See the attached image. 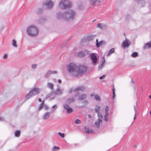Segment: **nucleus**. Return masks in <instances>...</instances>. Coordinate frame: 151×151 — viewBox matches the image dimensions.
I'll use <instances>...</instances> for the list:
<instances>
[{
  "mask_svg": "<svg viewBox=\"0 0 151 151\" xmlns=\"http://www.w3.org/2000/svg\"><path fill=\"white\" fill-rule=\"evenodd\" d=\"M76 13L72 10H69L65 11L63 13L59 12L56 14V17L58 19L63 18L68 21L73 20L75 17Z\"/></svg>",
  "mask_w": 151,
  "mask_h": 151,
  "instance_id": "nucleus-1",
  "label": "nucleus"
},
{
  "mask_svg": "<svg viewBox=\"0 0 151 151\" xmlns=\"http://www.w3.org/2000/svg\"><path fill=\"white\" fill-rule=\"evenodd\" d=\"M72 4L68 0H61L58 3V6L61 9H65L71 8Z\"/></svg>",
  "mask_w": 151,
  "mask_h": 151,
  "instance_id": "nucleus-2",
  "label": "nucleus"
},
{
  "mask_svg": "<svg viewBox=\"0 0 151 151\" xmlns=\"http://www.w3.org/2000/svg\"><path fill=\"white\" fill-rule=\"evenodd\" d=\"M78 67L74 63H70L67 67V70L68 72L71 75L76 76L77 70Z\"/></svg>",
  "mask_w": 151,
  "mask_h": 151,
  "instance_id": "nucleus-3",
  "label": "nucleus"
},
{
  "mask_svg": "<svg viewBox=\"0 0 151 151\" xmlns=\"http://www.w3.org/2000/svg\"><path fill=\"white\" fill-rule=\"evenodd\" d=\"M27 32L28 35L31 36H34L37 35L38 33V29L34 26H30L27 29Z\"/></svg>",
  "mask_w": 151,
  "mask_h": 151,
  "instance_id": "nucleus-4",
  "label": "nucleus"
},
{
  "mask_svg": "<svg viewBox=\"0 0 151 151\" xmlns=\"http://www.w3.org/2000/svg\"><path fill=\"white\" fill-rule=\"evenodd\" d=\"M40 91V90L39 88L35 87L33 88L29 92L27 95L26 98L27 99H29L30 97L39 93Z\"/></svg>",
  "mask_w": 151,
  "mask_h": 151,
  "instance_id": "nucleus-5",
  "label": "nucleus"
},
{
  "mask_svg": "<svg viewBox=\"0 0 151 151\" xmlns=\"http://www.w3.org/2000/svg\"><path fill=\"white\" fill-rule=\"evenodd\" d=\"M86 70V68L83 66H80L78 67L76 72V77L81 76V74L85 72Z\"/></svg>",
  "mask_w": 151,
  "mask_h": 151,
  "instance_id": "nucleus-6",
  "label": "nucleus"
},
{
  "mask_svg": "<svg viewBox=\"0 0 151 151\" xmlns=\"http://www.w3.org/2000/svg\"><path fill=\"white\" fill-rule=\"evenodd\" d=\"M43 5L45 6L47 9H50L52 8L53 2L51 0H47L43 3Z\"/></svg>",
  "mask_w": 151,
  "mask_h": 151,
  "instance_id": "nucleus-7",
  "label": "nucleus"
},
{
  "mask_svg": "<svg viewBox=\"0 0 151 151\" xmlns=\"http://www.w3.org/2000/svg\"><path fill=\"white\" fill-rule=\"evenodd\" d=\"M131 44V43L130 42L129 40L126 39L125 41H123L122 45V46L124 49H125L126 47H128Z\"/></svg>",
  "mask_w": 151,
  "mask_h": 151,
  "instance_id": "nucleus-8",
  "label": "nucleus"
},
{
  "mask_svg": "<svg viewBox=\"0 0 151 151\" xmlns=\"http://www.w3.org/2000/svg\"><path fill=\"white\" fill-rule=\"evenodd\" d=\"M90 57L92 60V63L95 64L96 63L97 59V58L95 55V53L91 54Z\"/></svg>",
  "mask_w": 151,
  "mask_h": 151,
  "instance_id": "nucleus-9",
  "label": "nucleus"
},
{
  "mask_svg": "<svg viewBox=\"0 0 151 151\" xmlns=\"http://www.w3.org/2000/svg\"><path fill=\"white\" fill-rule=\"evenodd\" d=\"M84 88L83 87L81 86L78 87L74 89L73 90V89L70 88L69 89V93H71L73 92H76L78 91H83L84 90Z\"/></svg>",
  "mask_w": 151,
  "mask_h": 151,
  "instance_id": "nucleus-10",
  "label": "nucleus"
},
{
  "mask_svg": "<svg viewBox=\"0 0 151 151\" xmlns=\"http://www.w3.org/2000/svg\"><path fill=\"white\" fill-rule=\"evenodd\" d=\"M91 4L93 5H99L101 2V0H89Z\"/></svg>",
  "mask_w": 151,
  "mask_h": 151,
  "instance_id": "nucleus-11",
  "label": "nucleus"
},
{
  "mask_svg": "<svg viewBox=\"0 0 151 151\" xmlns=\"http://www.w3.org/2000/svg\"><path fill=\"white\" fill-rule=\"evenodd\" d=\"M51 113V112H47L45 113L42 116L43 119L44 120L48 119L50 117Z\"/></svg>",
  "mask_w": 151,
  "mask_h": 151,
  "instance_id": "nucleus-12",
  "label": "nucleus"
},
{
  "mask_svg": "<svg viewBox=\"0 0 151 151\" xmlns=\"http://www.w3.org/2000/svg\"><path fill=\"white\" fill-rule=\"evenodd\" d=\"M63 89H61L60 88H58L54 92V94L56 95L62 94L63 93Z\"/></svg>",
  "mask_w": 151,
  "mask_h": 151,
  "instance_id": "nucleus-13",
  "label": "nucleus"
},
{
  "mask_svg": "<svg viewBox=\"0 0 151 151\" xmlns=\"http://www.w3.org/2000/svg\"><path fill=\"white\" fill-rule=\"evenodd\" d=\"M96 46L97 47H99L101 45L103 44H105V42L104 41H101L100 42H98V40L97 39L96 40Z\"/></svg>",
  "mask_w": 151,
  "mask_h": 151,
  "instance_id": "nucleus-14",
  "label": "nucleus"
},
{
  "mask_svg": "<svg viewBox=\"0 0 151 151\" xmlns=\"http://www.w3.org/2000/svg\"><path fill=\"white\" fill-rule=\"evenodd\" d=\"M54 86V84L51 83L49 82L47 83V87L48 88L50 89L51 90H53Z\"/></svg>",
  "mask_w": 151,
  "mask_h": 151,
  "instance_id": "nucleus-15",
  "label": "nucleus"
},
{
  "mask_svg": "<svg viewBox=\"0 0 151 151\" xmlns=\"http://www.w3.org/2000/svg\"><path fill=\"white\" fill-rule=\"evenodd\" d=\"M106 27V26L105 25L102 24V23H98L97 26L96 27L97 28H99L101 29H103L105 27Z\"/></svg>",
  "mask_w": 151,
  "mask_h": 151,
  "instance_id": "nucleus-16",
  "label": "nucleus"
},
{
  "mask_svg": "<svg viewBox=\"0 0 151 151\" xmlns=\"http://www.w3.org/2000/svg\"><path fill=\"white\" fill-rule=\"evenodd\" d=\"M87 97V95L86 94H82L78 98L79 100H82L85 99Z\"/></svg>",
  "mask_w": 151,
  "mask_h": 151,
  "instance_id": "nucleus-17",
  "label": "nucleus"
},
{
  "mask_svg": "<svg viewBox=\"0 0 151 151\" xmlns=\"http://www.w3.org/2000/svg\"><path fill=\"white\" fill-rule=\"evenodd\" d=\"M150 47H151V42H150L146 43L143 47V49L149 48Z\"/></svg>",
  "mask_w": 151,
  "mask_h": 151,
  "instance_id": "nucleus-18",
  "label": "nucleus"
},
{
  "mask_svg": "<svg viewBox=\"0 0 151 151\" xmlns=\"http://www.w3.org/2000/svg\"><path fill=\"white\" fill-rule=\"evenodd\" d=\"M115 52V49L113 48L111 49L109 51L107 55L108 56H109L111 54L114 53Z\"/></svg>",
  "mask_w": 151,
  "mask_h": 151,
  "instance_id": "nucleus-19",
  "label": "nucleus"
},
{
  "mask_svg": "<svg viewBox=\"0 0 151 151\" xmlns=\"http://www.w3.org/2000/svg\"><path fill=\"white\" fill-rule=\"evenodd\" d=\"M85 132L88 134L92 132V130H91L90 128L87 127H85Z\"/></svg>",
  "mask_w": 151,
  "mask_h": 151,
  "instance_id": "nucleus-20",
  "label": "nucleus"
},
{
  "mask_svg": "<svg viewBox=\"0 0 151 151\" xmlns=\"http://www.w3.org/2000/svg\"><path fill=\"white\" fill-rule=\"evenodd\" d=\"M101 122L102 120L101 119H98V121L95 122V124L97 127H99L100 123Z\"/></svg>",
  "mask_w": 151,
  "mask_h": 151,
  "instance_id": "nucleus-21",
  "label": "nucleus"
},
{
  "mask_svg": "<svg viewBox=\"0 0 151 151\" xmlns=\"http://www.w3.org/2000/svg\"><path fill=\"white\" fill-rule=\"evenodd\" d=\"M57 108V106L56 104L53 105L52 107V110L51 112L52 113H54Z\"/></svg>",
  "mask_w": 151,
  "mask_h": 151,
  "instance_id": "nucleus-22",
  "label": "nucleus"
},
{
  "mask_svg": "<svg viewBox=\"0 0 151 151\" xmlns=\"http://www.w3.org/2000/svg\"><path fill=\"white\" fill-rule=\"evenodd\" d=\"M135 1L137 2L139 1V4L142 6H143L142 5V4L144 5L145 3V1L143 0H135Z\"/></svg>",
  "mask_w": 151,
  "mask_h": 151,
  "instance_id": "nucleus-23",
  "label": "nucleus"
},
{
  "mask_svg": "<svg viewBox=\"0 0 151 151\" xmlns=\"http://www.w3.org/2000/svg\"><path fill=\"white\" fill-rule=\"evenodd\" d=\"M65 110L67 111V113L70 114L72 113L73 111V110L72 108H70V107L67 108Z\"/></svg>",
  "mask_w": 151,
  "mask_h": 151,
  "instance_id": "nucleus-24",
  "label": "nucleus"
},
{
  "mask_svg": "<svg viewBox=\"0 0 151 151\" xmlns=\"http://www.w3.org/2000/svg\"><path fill=\"white\" fill-rule=\"evenodd\" d=\"M74 101V99L73 98H69L68 99L67 101L69 104L73 102Z\"/></svg>",
  "mask_w": 151,
  "mask_h": 151,
  "instance_id": "nucleus-25",
  "label": "nucleus"
},
{
  "mask_svg": "<svg viewBox=\"0 0 151 151\" xmlns=\"http://www.w3.org/2000/svg\"><path fill=\"white\" fill-rule=\"evenodd\" d=\"M12 45L15 47H17V43L15 40H13L12 41Z\"/></svg>",
  "mask_w": 151,
  "mask_h": 151,
  "instance_id": "nucleus-26",
  "label": "nucleus"
},
{
  "mask_svg": "<svg viewBox=\"0 0 151 151\" xmlns=\"http://www.w3.org/2000/svg\"><path fill=\"white\" fill-rule=\"evenodd\" d=\"M100 108L99 106L97 105L96 106L95 109L96 112L97 113L99 112V111L100 110Z\"/></svg>",
  "mask_w": 151,
  "mask_h": 151,
  "instance_id": "nucleus-27",
  "label": "nucleus"
},
{
  "mask_svg": "<svg viewBox=\"0 0 151 151\" xmlns=\"http://www.w3.org/2000/svg\"><path fill=\"white\" fill-rule=\"evenodd\" d=\"M78 55L80 57H84L85 55V53L83 52H80L78 53Z\"/></svg>",
  "mask_w": 151,
  "mask_h": 151,
  "instance_id": "nucleus-28",
  "label": "nucleus"
},
{
  "mask_svg": "<svg viewBox=\"0 0 151 151\" xmlns=\"http://www.w3.org/2000/svg\"><path fill=\"white\" fill-rule=\"evenodd\" d=\"M50 74H51V72L49 70L45 74L44 77L45 78H47L48 77Z\"/></svg>",
  "mask_w": 151,
  "mask_h": 151,
  "instance_id": "nucleus-29",
  "label": "nucleus"
},
{
  "mask_svg": "<svg viewBox=\"0 0 151 151\" xmlns=\"http://www.w3.org/2000/svg\"><path fill=\"white\" fill-rule=\"evenodd\" d=\"M20 134V131L19 130L16 131L15 133V136L16 137H19Z\"/></svg>",
  "mask_w": 151,
  "mask_h": 151,
  "instance_id": "nucleus-30",
  "label": "nucleus"
},
{
  "mask_svg": "<svg viewBox=\"0 0 151 151\" xmlns=\"http://www.w3.org/2000/svg\"><path fill=\"white\" fill-rule=\"evenodd\" d=\"M138 56V53L137 52H134L131 55V56L133 58H135Z\"/></svg>",
  "mask_w": 151,
  "mask_h": 151,
  "instance_id": "nucleus-31",
  "label": "nucleus"
},
{
  "mask_svg": "<svg viewBox=\"0 0 151 151\" xmlns=\"http://www.w3.org/2000/svg\"><path fill=\"white\" fill-rule=\"evenodd\" d=\"M60 149V148L56 146H55L53 147L52 148V150L53 151H55L56 150H58Z\"/></svg>",
  "mask_w": 151,
  "mask_h": 151,
  "instance_id": "nucleus-32",
  "label": "nucleus"
},
{
  "mask_svg": "<svg viewBox=\"0 0 151 151\" xmlns=\"http://www.w3.org/2000/svg\"><path fill=\"white\" fill-rule=\"evenodd\" d=\"M97 114L99 117V119H101L102 120V114L99 112Z\"/></svg>",
  "mask_w": 151,
  "mask_h": 151,
  "instance_id": "nucleus-33",
  "label": "nucleus"
},
{
  "mask_svg": "<svg viewBox=\"0 0 151 151\" xmlns=\"http://www.w3.org/2000/svg\"><path fill=\"white\" fill-rule=\"evenodd\" d=\"M95 99L97 101H100L101 98L99 96L96 95L95 97Z\"/></svg>",
  "mask_w": 151,
  "mask_h": 151,
  "instance_id": "nucleus-34",
  "label": "nucleus"
},
{
  "mask_svg": "<svg viewBox=\"0 0 151 151\" xmlns=\"http://www.w3.org/2000/svg\"><path fill=\"white\" fill-rule=\"evenodd\" d=\"M58 134L62 138H63L65 137V134H64L60 132H58Z\"/></svg>",
  "mask_w": 151,
  "mask_h": 151,
  "instance_id": "nucleus-35",
  "label": "nucleus"
},
{
  "mask_svg": "<svg viewBox=\"0 0 151 151\" xmlns=\"http://www.w3.org/2000/svg\"><path fill=\"white\" fill-rule=\"evenodd\" d=\"M69 107H70V106L67 104H65L63 105V107L65 109H66Z\"/></svg>",
  "mask_w": 151,
  "mask_h": 151,
  "instance_id": "nucleus-36",
  "label": "nucleus"
},
{
  "mask_svg": "<svg viewBox=\"0 0 151 151\" xmlns=\"http://www.w3.org/2000/svg\"><path fill=\"white\" fill-rule=\"evenodd\" d=\"M43 103L44 101L40 104V106L39 107L38 109L39 110H40L42 109V107H43L44 106Z\"/></svg>",
  "mask_w": 151,
  "mask_h": 151,
  "instance_id": "nucleus-37",
  "label": "nucleus"
},
{
  "mask_svg": "<svg viewBox=\"0 0 151 151\" xmlns=\"http://www.w3.org/2000/svg\"><path fill=\"white\" fill-rule=\"evenodd\" d=\"M109 110V107L108 106H106L105 107V114H106V115H108V113H107V111Z\"/></svg>",
  "mask_w": 151,
  "mask_h": 151,
  "instance_id": "nucleus-38",
  "label": "nucleus"
},
{
  "mask_svg": "<svg viewBox=\"0 0 151 151\" xmlns=\"http://www.w3.org/2000/svg\"><path fill=\"white\" fill-rule=\"evenodd\" d=\"M75 122L77 124H80L81 123V122L80 120L77 119L75 121Z\"/></svg>",
  "mask_w": 151,
  "mask_h": 151,
  "instance_id": "nucleus-39",
  "label": "nucleus"
},
{
  "mask_svg": "<svg viewBox=\"0 0 151 151\" xmlns=\"http://www.w3.org/2000/svg\"><path fill=\"white\" fill-rule=\"evenodd\" d=\"M42 12V9L41 8L39 9L37 11V13H41Z\"/></svg>",
  "mask_w": 151,
  "mask_h": 151,
  "instance_id": "nucleus-40",
  "label": "nucleus"
},
{
  "mask_svg": "<svg viewBox=\"0 0 151 151\" xmlns=\"http://www.w3.org/2000/svg\"><path fill=\"white\" fill-rule=\"evenodd\" d=\"M104 64H103L101 63L99 66V70H101L103 67L104 66Z\"/></svg>",
  "mask_w": 151,
  "mask_h": 151,
  "instance_id": "nucleus-41",
  "label": "nucleus"
},
{
  "mask_svg": "<svg viewBox=\"0 0 151 151\" xmlns=\"http://www.w3.org/2000/svg\"><path fill=\"white\" fill-rule=\"evenodd\" d=\"M108 115H106V114H105V115L104 116V120L106 122L108 121V118H107V116H108Z\"/></svg>",
  "mask_w": 151,
  "mask_h": 151,
  "instance_id": "nucleus-42",
  "label": "nucleus"
},
{
  "mask_svg": "<svg viewBox=\"0 0 151 151\" xmlns=\"http://www.w3.org/2000/svg\"><path fill=\"white\" fill-rule=\"evenodd\" d=\"M43 107L44 109L46 110H47L48 109V106L46 105H44Z\"/></svg>",
  "mask_w": 151,
  "mask_h": 151,
  "instance_id": "nucleus-43",
  "label": "nucleus"
},
{
  "mask_svg": "<svg viewBox=\"0 0 151 151\" xmlns=\"http://www.w3.org/2000/svg\"><path fill=\"white\" fill-rule=\"evenodd\" d=\"M51 72V74H56L57 73V72L56 71H51L50 70Z\"/></svg>",
  "mask_w": 151,
  "mask_h": 151,
  "instance_id": "nucleus-44",
  "label": "nucleus"
},
{
  "mask_svg": "<svg viewBox=\"0 0 151 151\" xmlns=\"http://www.w3.org/2000/svg\"><path fill=\"white\" fill-rule=\"evenodd\" d=\"M105 61V59L104 57H103L102 60V63L104 64Z\"/></svg>",
  "mask_w": 151,
  "mask_h": 151,
  "instance_id": "nucleus-45",
  "label": "nucleus"
},
{
  "mask_svg": "<svg viewBox=\"0 0 151 151\" xmlns=\"http://www.w3.org/2000/svg\"><path fill=\"white\" fill-rule=\"evenodd\" d=\"M105 77H106V75H104L100 77L99 78V79H102L104 78Z\"/></svg>",
  "mask_w": 151,
  "mask_h": 151,
  "instance_id": "nucleus-46",
  "label": "nucleus"
},
{
  "mask_svg": "<svg viewBox=\"0 0 151 151\" xmlns=\"http://www.w3.org/2000/svg\"><path fill=\"white\" fill-rule=\"evenodd\" d=\"M52 93H50L48 94L47 96L46 99H47V98H49L51 96V95H52Z\"/></svg>",
  "mask_w": 151,
  "mask_h": 151,
  "instance_id": "nucleus-47",
  "label": "nucleus"
},
{
  "mask_svg": "<svg viewBox=\"0 0 151 151\" xmlns=\"http://www.w3.org/2000/svg\"><path fill=\"white\" fill-rule=\"evenodd\" d=\"M137 106L136 105H135L134 106V111H135V113H136V112H137Z\"/></svg>",
  "mask_w": 151,
  "mask_h": 151,
  "instance_id": "nucleus-48",
  "label": "nucleus"
},
{
  "mask_svg": "<svg viewBox=\"0 0 151 151\" xmlns=\"http://www.w3.org/2000/svg\"><path fill=\"white\" fill-rule=\"evenodd\" d=\"M36 65L35 64H33L32 65V68L33 69L36 68Z\"/></svg>",
  "mask_w": 151,
  "mask_h": 151,
  "instance_id": "nucleus-49",
  "label": "nucleus"
},
{
  "mask_svg": "<svg viewBox=\"0 0 151 151\" xmlns=\"http://www.w3.org/2000/svg\"><path fill=\"white\" fill-rule=\"evenodd\" d=\"M7 58V55L5 54L3 56V58L4 59H6Z\"/></svg>",
  "mask_w": 151,
  "mask_h": 151,
  "instance_id": "nucleus-50",
  "label": "nucleus"
},
{
  "mask_svg": "<svg viewBox=\"0 0 151 151\" xmlns=\"http://www.w3.org/2000/svg\"><path fill=\"white\" fill-rule=\"evenodd\" d=\"M112 92H113V95H115V89H114V88L112 89Z\"/></svg>",
  "mask_w": 151,
  "mask_h": 151,
  "instance_id": "nucleus-51",
  "label": "nucleus"
},
{
  "mask_svg": "<svg viewBox=\"0 0 151 151\" xmlns=\"http://www.w3.org/2000/svg\"><path fill=\"white\" fill-rule=\"evenodd\" d=\"M4 120V119L3 117H0V121H3Z\"/></svg>",
  "mask_w": 151,
  "mask_h": 151,
  "instance_id": "nucleus-52",
  "label": "nucleus"
},
{
  "mask_svg": "<svg viewBox=\"0 0 151 151\" xmlns=\"http://www.w3.org/2000/svg\"><path fill=\"white\" fill-rule=\"evenodd\" d=\"M58 81L59 83H60L61 82V81L60 79L58 80Z\"/></svg>",
  "mask_w": 151,
  "mask_h": 151,
  "instance_id": "nucleus-53",
  "label": "nucleus"
},
{
  "mask_svg": "<svg viewBox=\"0 0 151 151\" xmlns=\"http://www.w3.org/2000/svg\"><path fill=\"white\" fill-rule=\"evenodd\" d=\"M136 113H135V115H134V120H135L136 118Z\"/></svg>",
  "mask_w": 151,
  "mask_h": 151,
  "instance_id": "nucleus-54",
  "label": "nucleus"
},
{
  "mask_svg": "<svg viewBox=\"0 0 151 151\" xmlns=\"http://www.w3.org/2000/svg\"><path fill=\"white\" fill-rule=\"evenodd\" d=\"M115 95H113V96H112V99H114V98L115 97Z\"/></svg>",
  "mask_w": 151,
  "mask_h": 151,
  "instance_id": "nucleus-55",
  "label": "nucleus"
},
{
  "mask_svg": "<svg viewBox=\"0 0 151 151\" xmlns=\"http://www.w3.org/2000/svg\"><path fill=\"white\" fill-rule=\"evenodd\" d=\"M95 96V94L94 93H92L91 95V96Z\"/></svg>",
  "mask_w": 151,
  "mask_h": 151,
  "instance_id": "nucleus-56",
  "label": "nucleus"
},
{
  "mask_svg": "<svg viewBox=\"0 0 151 151\" xmlns=\"http://www.w3.org/2000/svg\"><path fill=\"white\" fill-rule=\"evenodd\" d=\"M38 101L40 102H41L42 101L41 99L40 98H39V99H38Z\"/></svg>",
  "mask_w": 151,
  "mask_h": 151,
  "instance_id": "nucleus-57",
  "label": "nucleus"
},
{
  "mask_svg": "<svg viewBox=\"0 0 151 151\" xmlns=\"http://www.w3.org/2000/svg\"><path fill=\"white\" fill-rule=\"evenodd\" d=\"M149 98H150L151 99V95H150L149 96Z\"/></svg>",
  "mask_w": 151,
  "mask_h": 151,
  "instance_id": "nucleus-58",
  "label": "nucleus"
},
{
  "mask_svg": "<svg viewBox=\"0 0 151 151\" xmlns=\"http://www.w3.org/2000/svg\"><path fill=\"white\" fill-rule=\"evenodd\" d=\"M132 82H134L133 80L132 79Z\"/></svg>",
  "mask_w": 151,
  "mask_h": 151,
  "instance_id": "nucleus-59",
  "label": "nucleus"
},
{
  "mask_svg": "<svg viewBox=\"0 0 151 151\" xmlns=\"http://www.w3.org/2000/svg\"><path fill=\"white\" fill-rule=\"evenodd\" d=\"M150 114L151 115V109L150 112Z\"/></svg>",
  "mask_w": 151,
  "mask_h": 151,
  "instance_id": "nucleus-60",
  "label": "nucleus"
},
{
  "mask_svg": "<svg viewBox=\"0 0 151 151\" xmlns=\"http://www.w3.org/2000/svg\"><path fill=\"white\" fill-rule=\"evenodd\" d=\"M85 102H86L87 103V101H85Z\"/></svg>",
  "mask_w": 151,
  "mask_h": 151,
  "instance_id": "nucleus-61",
  "label": "nucleus"
}]
</instances>
